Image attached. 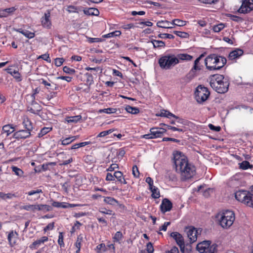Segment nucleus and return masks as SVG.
Returning <instances> with one entry per match:
<instances>
[{"instance_id": "nucleus-4", "label": "nucleus", "mask_w": 253, "mask_h": 253, "mask_svg": "<svg viewBox=\"0 0 253 253\" xmlns=\"http://www.w3.org/2000/svg\"><path fill=\"white\" fill-rule=\"evenodd\" d=\"M217 218L220 225L223 228H229L235 220V214L231 211H226L219 213Z\"/></svg>"}, {"instance_id": "nucleus-10", "label": "nucleus", "mask_w": 253, "mask_h": 253, "mask_svg": "<svg viewBox=\"0 0 253 253\" xmlns=\"http://www.w3.org/2000/svg\"><path fill=\"white\" fill-rule=\"evenodd\" d=\"M18 234L14 230H11L7 234V240L8 244L11 247H13L17 244L18 240Z\"/></svg>"}, {"instance_id": "nucleus-54", "label": "nucleus", "mask_w": 253, "mask_h": 253, "mask_svg": "<svg viewBox=\"0 0 253 253\" xmlns=\"http://www.w3.org/2000/svg\"><path fill=\"white\" fill-rule=\"evenodd\" d=\"M42 59L43 60L47 61L48 63L51 62V59L49 57V55L48 53H45L44 54H42L40 56H39L38 58V59Z\"/></svg>"}, {"instance_id": "nucleus-25", "label": "nucleus", "mask_w": 253, "mask_h": 253, "mask_svg": "<svg viewBox=\"0 0 253 253\" xmlns=\"http://www.w3.org/2000/svg\"><path fill=\"white\" fill-rule=\"evenodd\" d=\"M170 25H172V22H170L167 20L159 21L157 23L158 27L165 29H172L173 27L170 26Z\"/></svg>"}, {"instance_id": "nucleus-29", "label": "nucleus", "mask_w": 253, "mask_h": 253, "mask_svg": "<svg viewBox=\"0 0 253 253\" xmlns=\"http://www.w3.org/2000/svg\"><path fill=\"white\" fill-rule=\"evenodd\" d=\"M82 117L80 115L66 117L65 118V121L68 123H77L79 122Z\"/></svg>"}, {"instance_id": "nucleus-63", "label": "nucleus", "mask_w": 253, "mask_h": 253, "mask_svg": "<svg viewBox=\"0 0 253 253\" xmlns=\"http://www.w3.org/2000/svg\"><path fill=\"white\" fill-rule=\"evenodd\" d=\"M52 210V208L47 205L42 204V211L45 212Z\"/></svg>"}, {"instance_id": "nucleus-55", "label": "nucleus", "mask_w": 253, "mask_h": 253, "mask_svg": "<svg viewBox=\"0 0 253 253\" xmlns=\"http://www.w3.org/2000/svg\"><path fill=\"white\" fill-rule=\"evenodd\" d=\"M58 243L60 247H64V243L63 241V235L62 232H60L58 236Z\"/></svg>"}, {"instance_id": "nucleus-49", "label": "nucleus", "mask_w": 253, "mask_h": 253, "mask_svg": "<svg viewBox=\"0 0 253 253\" xmlns=\"http://www.w3.org/2000/svg\"><path fill=\"white\" fill-rule=\"evenodd\" d=\"M82 240V239L81 237H78L76 242L75 243V246L77 248V250L76 251V253H79L80 251Z\"/></svg>"}, {"instance_id": "nucleus-12", "label": "nucleus", "mask_w": 253, "mask_h": 253, "mask_svg": "<svg viewBox=\"0 0 253 253\" xmlns=\"http://www.w3.org/2000/svg\"><path fill=\"white\" fill-rule=\"evenodd\" d=\"M195 191H197L200 194H202L204 197H208L211 194L213 193L214 190L212 188H209L204 185H200L197 187Z\"/></svg>"}, {"instance_id": "nucleus-26", "label": "nucleus", "mask_w": 253, "mask_h": 253, "mask_svg": "<svg viewBox=\"0 0 253 253\" xmlns=\"http://www.w3.org/2000/svg\"><path fill=\"white\" fill-rule=\"evenodd\" d=\"M114 176L120 183L124 184H126V182L123 177V174L122 172L116 171L114 172Z\"/></svg>"}, {"instance_id": "nucleus-28", "label": "nucleus", "mask_w": 253, "mask_h": 253, "mask_svg": "<svg viewBox=\"0 0 253 253\" xmlns=\"http://www.w3.org/2000/svg\"><path fill=\"white\" fill-rule=\"evenodd\" d=\"M36 204L33 205H26L20 207V209L28 211L35 212L37 211Z\"/></svg>"}, {"instance_id": "nucleus-11", "label": "nucleus", "mask_w": 253, "mask_h": 253, "mask_svg": "<svg viewBox=\"0 0 253 253\" xmlns=\"http://www.w3.org/2000/svg\"><path fill=\"white\" fill-rule=\"evenodd\" d=\"M50 12L49 10L46 11L44 16L41 18V24L42 26L46 29H50L51 27V22L50 19Z\"/></svg>"}, {"instance_id": "nucleus-24", "label": "nucleus", "mask_w": 253, "mask_h": 253, "mask_svg": "<svg viewBox=\"0 0 253 253\" xmlns=\"http://www.w3.org/2000/svg\"><path fill=\"white\" fill-rule=\"evenodd\" d=\"M6 70L7 73L12 76L17 82H20L22 81L21 74L18 71L16 70L12 71L11 69H7Z\"/></svg>"}, {"instance_id": "nucleus-33", "label": "nucleus", "mask_w": 253, "mask_h": 253, "mask_svg": "<svg viewBox=\"0 0 253 253\" xmlns=\"http://www.w3.org/2000/svg\"><path fill=\"white\" fill-rule=\"evenodd\" d=\"M14 131V127L10 125H6L3 126L2 131L3 133H6L7 136L12 133Z\"/></svg>"}, {"instance_id": "nucleus-58", "label": "nucleus", "mask_w": 253, "mask_h": 253, "mask_svg": "<svg viewBox=\"0 0 253 253\" xmlns=\"http://www.w3.org/2000/svg\"><path fill=\"white\" fill-rule=\"evenodd\" d=\"M159 37L161 38L173 39L174 37L171 34H162L159 35Z\"/></svg>"}, {"instance_id": "nucleus-59", "label": "nucleus", "mask_w": 253, "mask_h": 253, "mask_svg": "<svg viewBox=\"0 0 253 253\" xmlns=\"http://www.w3.org/2000/svg\"><path fill=\"white\" fill-rule=\"evenodd\" d=\"M208 126L211 130L216 132L219 131L221 129V127L219 126H214L211 124H209Z\"/></svg>"}, {"instance_id": "nucleus-43", "label": "nucleus", "mask_w": 253, "mask_h": 253, "mask_svg": "<svg viewBox=\"0 0 253 253\" xmlns=\"http://www.w3.org/2000/svg\"><path fill=\"white\" fill-rule=\"evenodd\" d=\"M186 22L185 21L181 20L179 19H175L172 21V25H176L177 26H183L185 25Z\"/></svg>"}, {"instance_id": "nucleus-44", "label": "nucleus", "mask_w": 253, "mask_h": 253, "mask_svg": "<svg viewBox=\"0 0 253 253\" xmlns=\"http://www.w3.org/2000/svg\"><path fill=\"white\" fill-rule=\"evenodd\" d=\"M52 205L54 207L56 208H62L63 209H67V203L65 202H53L52 203Z\"/></svg>"}, {"instance_id": "nucleus-34", "label": "nucleus", "mask_w": 253, "mask_h": 253, "mask_svg": "<svg viewBox=\"0 0 253 253\" xmlns=\"http://www.w3.org/2000/svg\"><path fill=\"white\" fill-rule=\"evenodd\" d=\"M78 137V136H74L66 138L61 140V144L63 145H68L75 141Z\"/></svg>"}, {"instance_id": "nucleus-41", "label": "nucleus", "mask_w": 253, "mask_h": 253, "mask_svg": "<svg viewBox=\"0 0 253 253\" xmlns=\"http://www.w3.org/2000/svg\"><path fill=\"white\" fill-rule=\"evenodd\" d=\"M117 112V109L114 108H108L98 110V113H105L108 114L115 113Z\"/></svg>"}, {"instance_id": "nucleus-56", "label": "nucleus", "mask_w": 253, "mask_h": 253, "mask_svg": "<svg viewBox=\"0 0 253 253\" xmlns=\"http://www.w3.org/2000/svg\"><path fill=\"white\" fill-rule=\"evenodd\" d=\"M64 61L65 60L63 58H56L55 59L54 63L56 66L60 67L62 65Z\"/></svg>"}, {"instance_id": "nucleus-61", "label": "nucleus", "mask_w": 253, "mask_h": 253, "mask_svg": "<svg viewBox=\"0 0 253 253\" xmlns=\"http://www.w3.org/2000/svg\"><path fill=\"white\" fill-rule=\"evenodd\" d=\"M6 14H7V16L13 13L15 10L16 8L15 7H11L4 9Z\"/></svg>"}, {"instance_id": "nucleus-1", "label": "nucleus", "mask_w": 253, "mask_h": 253, "mask_svg": "<svg viewBox=\"0 0 253 253\" xmlns=\"http://www.w3.org/2000/svg\"><path fill=\"white\" fill-rule=\"evenodd\" d=\"M173 163L176 171L179 173L183 180L189 179L196 173V169L194 165L189 163L185 156L180 152L173 153Z\"/></svg>"}, {"instance_id": "nucleus-2", "label": "nucleus", "mask_w": 253, "mask_h": 253, "mask_svg": "<svg viewBox=\"0 0 253 253\" xmlns=\"http://www.w3.org/2000/svg\"><path fill=\"white\" fill-rule=\"evenodd\" d=\"M210 84L211 86L218 93H224L228 90L229 83L223 75H213L210 78Z\"/></svg>"}, {"instance_id": "nucleus-16", "label": "nucleus", "mask_w": 253, "mask_h": 253, "mask_svg": "<svg viewBox=\"0 0 253 253\" xmlns=\"http://www.w3.org/2000/svg\"><path fill=\"white\" fill-rule=\"evenodd\" d=\"M154 138L161 137L166 132V129L161 127H153L150 130Z\"/></svg>"}, {"instance_id": "nucleus-30", "label": "nucleus", "mask_w": 253, "mask_h": 253, "mask_svg": "<svg viewBox=\"0 0 253 253\" xmlns=\"http://www.w3.org/2000/svg\"><path fill=\"white\" fill-rule=\"evenodd\" d=\"M82 9V6H76L72 5H68L66 8V10L69 13H79Z\"/></svg>"}, {"instance_id": "nucleus-32", "label": "nucleus", "mask_w": 253, "mask_h": 253, "mask_svg": "<svg viewBox=\"0 0 253 253\" xmlns=\"http://www.w3.org/2000/svg\"><path fill=\"white\" fill-rule=\"evenodd\" d=\"M23 124L25 128V129L31 132L33 129V126L32 123L27 118H25L23 119Z\"/></svg>"}, {"instance_id": "nucleus-52", "label": "nucleus", "mask_w": 253, "mask_h": 253, "mask_svg": "<svg viewBox=\"0 0 253 253\" xmlns=\"http://www.w3.org/2000/svg\"><path fill=\"white\" fill-rule=\"evenodd\" d=\"M85 76L86 77V83L89 85L92 84L93 83V78L92 75L89 73H86L85 74Z\"/></svg>"}, {"instance_id": "nucleus-38", "label": "nucleus", "mask_w": 253, "mask_h": 253, "mask_svg": "<svg viewBox=\"0 0 253 253\" xmlns=\"http://www.w3.org/2000/svg\"><path fill=\"white\" fill-rule=\"evenodd\" d=\"M225 27V26L224 23H220L217 25H213L212 27V30L215 33H218L223 30Z\"/></svg>"}, {"instance_id": "nucleus-20", "label": "nucleus", "mask_w": 253, "mask_h": 253, "mask_svg": "<svg viewBox=\"0 0 253 253\" xmlns=\"http://www.w3.org/2000/svg\"><path fill=\"white\" fill-rule=\"evenodd\" d=\"M245 199V200L244 201L243 203L246 205L247 206L253 208V194L248 192L247 197H246Z\"/></svg>"}, {"instance_id": "nucleus-37", "label": "nucleus", "mask_w": 253, "mask_h": 253, "mask_svg": "<svg viewBox=\"0 0 253 253\" xmlns=\"http://www.w3.org/2000/svg\"><path fill=\"white\" fill-rule=\"evenodd\" d=\"M158 116L167 117L168 118H170L171 117H176V116L173 114L172 113L169 112V111L165 110H161L160 113L158 115Z\"/></svg>"}, {"instance_id": "nucleus-64", "label": "nucleus", "mask_w": 253, "mask_h": 253, "mask_svg": "<svg viewBox=\"0 0 253 253\" xmlns=\"http://www.w3.org/2000/svg\"><path fill=\"white\" fill-rule=\"evenodd\" d=\"M197 24H198L197 28H201V27L204 28L205 27H206L208 23L207 22H206L204 20H200L197 22Z\"/></svg>"}, {"instance_id": "nucleus-46", "label": "nucleus", "mask_w": 253, "mask_h": 253, "mask_svg": "<svg viewBox=\"0 0 253 253\" xmlns=\"http://www.w3.org/2000/svg\"><path fill=\"white\" fill-rule=\"evenodd\" d=\"M99 212L102 214H107V215H114L113 211L107 209L105 208H101L99 209Z\"/></svg>"}, {"instance_id": "nucleus-9", "label": "nucleus", "mask_w": 253, "mask_h": 253, "mask_svg": "<svg viewBox=\"0 0 253 253\" xmlns=\"http://www.w3.org/2000/svg\"><path fill=\"white\" fill-rule=\"evenodd\" d=\"M170 236L175 241L177 244L179 246L181 252H184L185 244L182 236L177 232H173L171 233Z\"/></svg>"}, {"instance_id": "nucleus-18", "label": "nucleus", "mask_w": 253, "mask_h": 253, "mask_svg": "<svg viewBox=\"0 0 253 253\" xmlns=\"http://www.w3.org/2000/svg\"><path fill=\"white\" fill-rule=\"evenodd\" d=\"M248 191L244 190H239L237 191L235 194V198L239 202L243 203L245 200Z\"/></svg>"}, {"instance_id": "nucleus-39", "label": "nucleus", "mask_w": 253, "mask_h": 253, "mask_svg": "<svg viewBox=\"0 0 253 253\" xmlns=\"http://www.w3.org/2000/svg\"><path fill=\"white\" fill-rule=\"evenodd\" d=\"M151 42L154 48H161L165 46V43L162 41L153 40Z\"/></svg>"}, {"instance_id": "nucleus-60", "label": "nucleus", "mask_w": 253, "mask_h": 253, "mask_svg": "<svg viewBox=\"0 0 253 253\" xmlns=\"http://www.w3.org/2000/svg\"><path fill=\"white\" fill-rule=\"evenodd\" d=\"M132 174L135 177H138L139 176V172L136 166H134L132 167Z\"/></svg>"}, {"instance_id": "nucleus-50", "label": "nucleus", "mask_w": 253, "mask_h": 253, "mask_svg": "<svg viewBox=\"0 0 253 253\" xmlns=\"http://www.w3.org/2000/svg\"><path fill=\"white\" fill-rule=\"evenodd\" d=\"M173 33L176 36L182 38H187L189 37V34L184 32L175 31L173 32Z\"/></svg>"}, {"instance_id": "nucleus-17", "label": "nucleus", "mask_w": 253, "mask_h": 253, "mask_svg": "<svg viewBox=\"0 0 253 253\" xmlns=\"http://www.w3.org/2000/svg\"><path fill=\"white\" fill-rule=\"evenodd\" d=\"M48 241V238L46 236H43L39 240L34 242L32 245L30 246V248L32 249H36L42 244Z\"/></svg>"}, {"instance_id": "nucleus-6", "label": "nucleus", "mask_w": 253, "mask_h": 253, "mask_svg": "<svg viewBox=\"0 0 253 253\" xmlns=\"http://www.w3.org/2000/svg\"><path fill=\"white\" fill-rule=\"evenodd\" d=\"M195 94L196 101L199 103H202L207 100L210 95V92L207 87L199 85L197 87Z\"/></svg>"}, {"instance_id": "nucleus-19", "label": "nucleus", "mask_w": 253, "mask_h": 253, "mask_svg": "<svg viewBox=\"0 0 253 253\" xmlns=\"http://www.w3.org/2000/svg\"><path fill=\"white\" fill-rule=\"evenodd\" d=\"M243 54V51L240 49H236V50L231 51L229 54V59L231 60H234Z\"/></svg>"}, {"instance_id": "nucleus-13", "label": "nucleus", "mask_w": 253, "mask_h": 253, "mask_svg": "<svg viewBox=\"0 0 253 253\" xmlns=\"http://www.w3.org/2000/svg\"><path fill=\"white\" fill-rule=\"evenodd\" d=\"M211 244V241L210 240L204 241L198 243L196 248L198 252L201 253H207L209 251V248Z\"/></svg>"}, {"instance_id": "nucleus-5", "label": "nucleus", "mask_w": 253, "mask_h": 253, "mask_svg": "<svg viewBox=\"0 0 253 253\" xmlns=\"http://www.w3.org/2000/svg\"><path fill=\"white\" fill-rule=\"evenodd\" d=\"M179 63L176 56L173 54H167L162 56L159 60L160 66L164 69H169Z\"/></svg>"}, {"instance_id": "nucleus-45", "label": "nucleus", "mask_w": 253, "mask_h": 253, "mask_svg": "<svg viewBox=\"0 0 253 253\" xmlns=\"http://www.w3.org/2000/svg\"><path fill=\"white\" fill-rule=\"evenodd\" d=\"M240 168L242 169H247L249 168H251L252 166L250 165L248 161H244L239 164Z\"/></svg>"}, {"instance_id": "nucleus-23", "label": "nucleus", "mask_w": 253, "mask_h": 253, "mask_svg": "<svg viewBox=\"0 0 253 253\" xmlns=\"http://www.w3.org/2000/svg\"><path fill=\"white\" fill-rule=\"evenodd\" d=\"M203 56V54H201L194 61V65L192 69L199 72L202 70V65H201L200 61Z\"/></svg>"}, {"instance_id": "nucleus-35", "label": "nucleus", "mask_w": 253, "mask_h": 253, "mask_svg": "<svg viewBox=\"0 0 253 253\" xmlns=\"http://www.w3.org/2000/svg\"><path fill=\"white\" fill-rule=\"evenodd\" d=\"M197 30L198 33H200L202 36L204 37H208L211 34L210 30L208 28L201 27L197 28Z\"/></svg>"}, {"instance_id": "nucleus-27", "label": "nucleus", "mask_w": 253, "mask_h": 253, "mask_svg": "<svg viewBox=\"0 0 253 253\" xmlns=\"http://www.w3.org/2000/svg\"><path fill=\"white\" fill-rule=\"evenodd\" d=\"M199 72L191 68L188 73L186 75L185 79L189 82L196 77L199 75Z\"/></svg>"}, {"instance_id": "nucleus-21", "label": "nucleus", "mask_w": 253, "mask_h": 253, "mask_svg": "<svg viewBox=\"0 0 253 253\" xmlns=\"http://www.w3.org/2000/svg\"><path fill=\"white\" fill-rule=\"evenodd\" d=\"M178 61L182 60V61H191L193 59V56L190 55L187 53H179L176 56Z\"/></svg>"}, {"instance_id": "nucleus-3", "label": "nucleus", "mask_w": 253, "mask_h": 253, "mask_svg": "<svg viewBox=\"0 0 253 253\" xmlns=\"http://www.w3.org/2000/svg\"><path fill=\"white\" fill-rule=\"evenodd\" d=\"M226 63L225 58L215 54L208 55L205 59L206 68L210 71L219 70L224 66Z\"/></svg>"}, {"instance_id": "nucleus-40", "label": "nucleus", "mask_w": 253, "mask_h": 253, "mask_svg": "<svg viewBox=\"0 0 253 253\" xmlns=\"http://www.w3.org/2000/svg\"><path fill=\"white\" fill-rule=\"evenodd\" d=\"M125 109L128 113H131L132 114H136L139 112V110L138 108L131 107L129 105H126Z\"/></svg>"}, {"instance_id": "nucleus-51", "label": "nucleus", "mask_w": 253, "mask_h": 253, "mask_svg": "<svg viewBox=\"0 0 253 253\" xmlns=\"http://www.w3.org/2000/svg\"><path fill=\"white\" fill-rule=\"evenodd\" d=\"M63 71L64 72L70 75L74 74L76 72L75 69L70 68L67 66H64L63 68Z\"/></svg>"}, {"instance_id": "nucleus-62", "label": "nucleus", "mask_w": 253, "mask_h": 253, "mask_svg": "<svg viewBox=\"0 0 253 253\" xmlns=\"http://www.w3.org/2000/svg\"><path fill=\"white\" fill-rule=\"evenodd\" d=\"M42 193V189H37L36 190H31L29 191L26 194L29 196H32L36 194H40Z\"/></svg>"}, {"instance_id": "nucleus-57", "label": "nucleus", "mask_w": 253, "mask_h": 253, "mask_svg": "<svg viewBox=\"0 0 253 253\" xmlns=\"http://www.w3.org/2000/svg\"><path fill=\"white\" fill-rule=\"evenodd\" d=\"M147 253H153L154 248L151 243L149 242L146 245V249Z\"/></svg>"}, {"instance_id": "nucleus-15", "label": "nucleus", "mask_w": 253, "mask_h": 253, "mask_svg": "<svg viewBox=\"0 0 253 253\" xmlns=\"http://www.w3.org/2000/svg\"><path fill=\"white\" fill-rule=\"evenodd\" d=\"M172 207V204L171 202L168 199H164L160 205L161 211L163 213L170 211Z\"/></svg>"}, {"instance_id": "nucleus-31", "label": "nucleus", "mask_w": 253, "mask_h": 253, "mask_svg": "<svg viewBox=\"0 0 253 253\" xmlns=\"http://www.w3.org/2000/svg\"><path fill=\"white\" fill-rule=\"evenodd\" d=\"M103 201L105 203L112 206H116L118 204V201L114 198L111 197H104Z\"/></svg>"}, {"instance_id": "nucleus-7", "label": "nucleus", "mask_w": 253, "mask_h": 253, "mask_svg": "<svg viewBox=\"0 0 253 253\" xmlns=\"http://www.w3.org/2000/svg\"><path fill=\"white\" fill-rule=\"evenodd\" d=\"M202 229L196 228L193 226H190L186 228V232L190 243H193L197 240L199 235H200Z\"/></svg>"}, {"instance_id": "nucleus-22", "label": "nucleus", "mask_w": 253, "mask_h": 253, "mask_svg": "<svg viewBox=\"0 0 253 253\" xmlns=\"http://www.w3.org/2000/svg\"><path fill=\"white\" fill-rule=\"evenodd\" d=\"M84 13L87 15L98 16L99 14V10L95 8H88L83 9Z\"/></svg>"}, {"instance_id": "nucleus-48", "label": "nucleus", "mask_w": 253, "mask_h": 253, "mask_svg": "<svg viewBox=\"0 0 253 253\" xmlns=\"http://www.w3.org/2000/svg\"><path fill=\"white\" fill-rule=\"evenodd\" d=\"M51 127H44L43 128H42L40 132L38 134V136L39 137H41L42 136H43V135H45L46 134H47L48 132H49L51 130Z\"/></svg>"}, {"instance_id": "nucleus-36", "label": "nucleus", "mask_w": 253, "mask_h": 253, "mask_svg": "<svg viewBox=\"0 0 253 253\" xmlns=\"http://www.w3.org/2000/svg\"><path fill=\"white\" fill-rule=\"evenodd\" d=\"M152 192V197L153 198L157 199L160 196L159 190L158 188L153 186L149 188Z\"/></svg>"}, {"instance_id": "nucleus-53", "label": "nucleus", "mask_w": 253, "mask_h": 253, "mask_svg": "<svg viewBox=\"0 0 253 253\" xmlns=\"http://www.w3.org/2000/svg\"><path fill=\"white\" fill-rule=\"evenodd\" d=\"M23 35L28 39H32L35 36L34 33L30 32L28 30H25Z\"/></svg>"}, {"instance_id": "nucleus-14", "label": "nucleus", "mask_w": 253, "mask_h": 253, "mask_svg": "<svg viewBox=\"0 0 253 253\" xmlns=\"http://www.w3.org/2000/svg\"><path fill=\"white\" fill-rule=\"evenodd\" d=\"M31 132L26 129H21L15 132L13 136L16 139H26L30 137Z\"/></svg>"}, {"instance_id": "nucleus-42", "label": "nucleus", "mask_w": 253, "mask_h": 253, "mask_svg": "<svg viewBox=\"0 0 253 253\" xmlns=\"http://www.w3.org/2000/svg\"><path fill=\"white\" fill-rule=\"evenodd\" d=\"M12 171L14 173V174L19 177H22L23 175L24 172L23 171L20 169V168L12 166L11 167Z\"/></svg>"}, {"instance_id": "nucleus-8", "label": "nucleus", "mask_w": 253, "mask_h": 253, "mask_svg": "<svg viewBox=\"0 0 253 253\" xmlns=\"http://www.w3.org/2000/svg\"><path fill=\"white\" fill-rule=\"evenodd\" d=\"M253 10V0H244L238 11L241 13H247Z\"/></svg>"}, {"instance_id": "nucleus-47", "label": "nucleus", "mask_w": 253, "mask_h": 253, "mask_svg": "<svg viewBox=\"0 0 253 253\" xmlns=\"http://www.w3.org/2000/svg\"><path fill=\"white\" fill-rule=\"evenodd\" d=\"M122 233L120 231H118L115 233L114 236L113 237L114 242L120 243V241L122 240Z\"/></svg>"}]
</instances>
